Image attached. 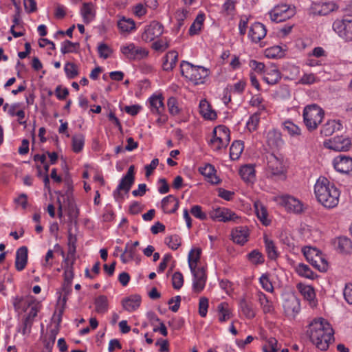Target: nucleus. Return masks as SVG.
<instances>
[{"instance_id":"1","label":"nucleus","mask_w":352,"mask_h":352,"mask_svg":"<svg viewBox=\"0 0 352 352\" xmlns=\"http://www.w3.org/2000/svg\"><path fill=\"white\" fill-rule=\"evenodd\" d=\"M307 333L311 342L321 351L327 350L329 343L334 339L333 329L324 318L315 319L309 324Z\"/></svg>"},{"instance_id":"2","label":"nucleus","mask_w":352,"mask_h":352,"mask_svg":"<svg viewBox=\"0 0 352 352\" xmlns=\"http://www.w3.org/2000/svg\"><path fill=\"white\" fill-rule=\"evenodd\" d=\"M314 192L318 201L325 208H332L338 204L340 191L325 177L317 180Z\"/></svg>"},{"instance_id":"3","label":"nucleus","mask_w":352,"mask_h":352,"mask_svg":"<svg viewBox=\"0 0 352 352\" xmlns=\"http://www.w3.org/2000/svg\"><path fill=\"white\" fill-rule=\"evenodd\" d=\"M180 69L182 75L195 85L203 84L210 74L209 70L204 67L194 65L185 60L181 62Z\"/></svg>"},{"instance_id":"4","label":"nucleus","mask_w":352,"mask_h":352,"mask_svg":"<svg viewBox=\"0 0 352 352\" xmlns=\"http://www.w3.org/2000/svg\"><path fill=\"white\" fill-rule=\"evenodd\" d=\"M324 112L316 104L307 105L303 110V120L305 126L310 131L317 129L322 122Z\"/></svg>"},{"instance_id":"5","label":"nucleus","mask_w":352,"mask_h":352,"mask_svg":"<svg viewBox=\"0 0 352 352\" xmlns=\"http://www.w3.org/2000/svg\"><path fill=\"white\" fill-rule=\"evenodd\" d=\"M212 138L210 140L212 148L218 151L226 148L230 141V130L225 126H219L213 130Z\"/></svg>"},{"instance_id":"6","label":"nucleus","mask_w":352,"mask_h":352,"mask_svg":"<svg viewBox=\"0 0 352 352\" xmlns=\"http://www.w3.org/2000/svg\"><path fill=\"white\" fill-rule=\"evenodd\" d=\"M302 252L307 261L316 269L320 272H326L327 270L328 263L318 249L305 247L302 249Z\"/></svg>"},{"instance_id":"7","label":"nucleus","mask_w":352,"mask_h":352,"mask_svg":"<svg viewBox=\"0 0 352 352\" xmlns=\"http://www.w3.org/2000/svg\"><path fill=\"white\" fill-rule=\"evenodd\" d=\"M296 14L295 7L290 5L281 3L274 7L269 12V15L272 21L280 23L291 19Z\"/></svg>"},{"instance_id":"8","label":"nucleus","mask_w":352,"mask_h":352,"mask_svg":"<svg viewBox=\"0 0 352 352\" xmlns=\"http://www.w3.org/2000/svg\"><path fill=\"white\" fill-rule=\"evenodd\" d=\"M134 166L131 165L126 175L122 177L121 179L120 184H118L117 188L113 191V197L117 199L118 197L123 198V196L121 193L122 191H124L125 193H128L131 190V186L134 184L135 182V173H134Z\"/></svg>"},{"instance_id":"9","label":"nucleus","mask_w":352,"mask_h":352,"mask_svg":"<svg viewBox=\"0 0 352 352\" xmlns=\"http://www.w3.org/2000/svg\"><path fill=\"white\" fill-rule=\"evenodd\" d=\"M333 30L346 41H352V20L338 19L332 25Z\"/></svg>"},{"instance_id":"10","label":"nucleus","mask_w":352,"mask_h":352,"mask_svg":"<svg viewBox=\"0 0 352 352\" xmlns=\"http://www.w3.org/2000/svg\"><path fill=\"white\" fill-rule=\"evenodd\" d=\"M190 271L193 276L192 290L195 293L199 294L204 289L207 280L206 269L204 267H199Z\"/></svg>"},{"instance_id":"11","label":"nucleus","mask_w":352,"mask_h":352,"mask_svg":"<svg viewBox=\"0 0 352 352\" xmlns=\"http://www.w3.org/2000/svg\"><path fill=\"white\" fill-rule=\"evenodd\" d=\"M351 142L349 138L343 136H337L324 142V146L336 151H346L349 150Z\"/></svg>"},{"instance_id":"12","label":"nucleus","mask_w":352,"mask_h":352,"mask_svg":"<svg viewBox=\"0 0 352 352\" xmlns=\"http://www.w3.org/2000/svg\"><path fill=\"white\" fill-rule=\"evenodd\" d=\"M121 52L129 59L140 60L148 55L144 48L137 47L134 43H129L120 47Z\"/></svg>"},{"instance_id":"13","label":"nucleus","mask_w":352,"mask_h":352,"mask_svg":"<svg viewBox=\"0 0 352 352\" xmlns=\"http://www.w3.org/2000/svg\"><path fill=\"white\" fill-rule=\"evenodd\" d=\"M164 32V26L162 23L153 21L147 25L142 34V38L146 42H151L155 38L160 36Z\"/></svg>"},{"instance_id":"14","label":"nucleus","mask_w":352,"mask_h":352,"mask_svg":"<svg viewBox=\"0 0 352 352\" xmlns=\"http://www.w3.org/2000/svg\"><path fill=\"white\" fill-rule=\"evenodd\" d=\"M210 217L215 221L227 222L230 221H235L238 216L226 208L217 207L213 208L209 212Z\"/></svg>"},{"instance_id":"15","label":"nucleus","mask_w":352,"mask_h":352,"mask_svg":"<svg viewBox=\"0 0 352 352\" xmlns=\"http://www.w3.org/2000/svg\"><path fill=\"white\" fill-rule=\"evenodd\" d=\"M279 203L289 212L300 213L302 212V204L297 199L290 195H283L279 197Z\"/></svg>"},{"instance_id":"16","label":"nucleus","mask_w":352,"mask_h":352,"mask_svg":"<svg viewBox=\"0 0 352 352\" xmlns=\"http://www.w3.org/2000/svg\"><path fill=\"white\" fill-rule=\"evenodd\" d=\"M335 169L342 173H352V157L340 155L333 160Z\"/></svg>"},{"instance_id":"17","label":"nucleus","mask_w":352,"mask_h":352,"mask_svg":"<svg viewBox=\"0 0 352 352\" xmlns=\"http://www.w3.org/2000/svg\"><path fill=\"white\" fill-rule=\"evenodd\" d=\"M267 170L272 175H280L284 173L283 160L274 154L267 157Z\"/></svg>"},{"instance_id":"18","label":"nucleus","mask_w":352,"mask_h":352,"mask_svg":"<svg viewBox=\"0 0 352 352\" xmlns=\"http://www.w3.org/2000/svg\"><path fill=\"white\" fill-rule=\"evenodd\" d=\"M61 198L63 199V202L67 203V212L70 222H74V224L76 225V219L78 216V210L72 195L67 192L65 195H61Z\"/></svg>"},{"instance_id":"19","label":"nucleus","mask_w":352,"mask_h":352,"mask_svg":"<svg viewBox=\"0 0 352 352\" xmlns=\"http://www.w3.org/2000/svg\"><path fill=\"white\" fill-rule=\"evenodd\" d=\"M267 30L265 25L261 23L256 22L250 27L248 36L252 42L257 43L265 36Z\"/></svg>"},{"instance_id":"20","label":"nucleus","mask_w":352,"mask_h":352,"mask_svg":"<svg viewBox=\"0 0 352 352\" xmlns=\"http://www.w3.org/2000/svg\"><path fill=\"white\" fill-rule=\"evenodd\" d=\"M72 283H65V282H64L63 284L62 290H63V292L64 293V294H63V296L62 297L61 294H60L59 299L58 301V304L60 305V307L58 311V324H59V323L61 321V317L64 312V309H65L66 302L67 300V296L69 295L72 291Z\"/></svg>"},{"instance_id":"21","label":"nucleus","mask_w":352,"mask_h":352,"mask_svg":"<svg viewBox=\"0 0 352 352\" xmlns=\"http://www.w3.org/2000/svg\"><path fill=\"white\" fill-rule=\"evenodd\" d=\"M263 80L269 85H275L281 78V74L276 66L270 65L265 69Z\"/></svg>"},{"instance_id":"22","label":"nucleus","mask_w":352,"mask_h":352,"mask_svg":"<svg viewBox=\"0 0 352 352\" xmlns=\"http://www.w3.org/2000/svg\"><path fill=\"white\" fill-rule=\"evenodd\" d=\"M28 250L26 246L19 248L16 252L15 267L18 271L25 269L28 263Z\"/></svg>"},{"instance_id":"23","label":"nucleus","mask_w":352,"mask_h":352,"mask_svg":"<svg viewBox=\"0 0 352 352\" xmlns=\"http://www.w3.org/2000/svg\"><path fill=\"white\" fill-rule=\"evenodd\" d=\"M178 207L179 201L172 195L166 196L162 200V208L166 213H174Z\"/></svg>"},{"instance_id":"24","label":"nucleus","mask_w":352,"mask_h":352,"mask_svg":"<svg viewBox=\"0 0 352 352\" xmlns=\"http://www.w3.org/2000/svg\"><path fill=\"white\" fill-rule=\"evenodd\" d=\"M342 128V124L340 120H328L322 125L320 129V133L324 136H330L334 132L341 130Z\"/></svg>"},{"instance_id":"25","label":"nucleus","mask_w":352,"mask_h":352,"mask_svg":"<svg viewBox=\"0 0 352 352\" xmlns=\"http://www.w3.org/2000/svg\"><path fill=\"white\" fill-rule=\"evenodd\" d=\"M267 142L270 146L275 148H280L284 144L280 132L276 129L268 131L267 134Z\"/></svg>"},{"instance_id":"26","label":"nucleus","mask_w":352,"mask_h":352,"mask_svg":"<svg viewBox=\"0 0 352 352\" xmlns=\"http://www.w3.org/2000/svg\"><path fill=\"white\" fill-rule=\"evenodd\" d=\"M199 170L202 175L208 178V181L212 184H218L221 182L220 179L216 176V170L212 164H206L204 167H200Z\"/></svg>"},{"instance_id":"27","label":"nucleus","mask_w":352,"mask_h":352,"mask_svg":"<svg viewBox=\"0 0 352 352\" xmlns=\"http://www.w3.org/2000/svg\"><path fill=\"white\" fill-rule=\"evenodd\" d=\"M163 100L164 98L162 95H153L149 98L151 111L153 113L161 114L164 113L165 107Z\"/></svg>"},{"instance_id":"28","label":"nucleus","mask_w":352,"mask_h":352,"mask_svg":"<svg viewBox=\"0 0 352 352\" xmlns=\"http://www.w3.org/2000/svg\"><path fill=\"white\" fill-rule=\"evenodd\" d=\"M248 237V230L246 227H237L232 231V238L234 243L243 245Z\"/></svg>"},{"instance_id":"29","label":"nucleus","mask_w":352,"mask_h":352,"mask_svg":"<svg viewBox=\"0 0 352 352\" xmlns=\"http://www.w3.org/2000/svg\"><path fill=\"white\" fill-rule=\"evenodd\" d=\"M141 297L139 295H132L122 300L124 309L128 311L136 310L140 305Z\"/></svg>"},{"instance_id":"30","label":"nucleus","mask_w":352,"mask_h":352,"mask_svg":"<svg viewBox=\"0 0 352 352\" xmlns=\"http://www.w3.org/2000/svg\"><path fill=\"white\" fill-rule=\"evenodd\" d=\"M199 112L207 120H213L217 118L216 112L206 100H201L199 103Z\"/></svg>"},{"instance_id":"31","label":"nucleus","mask_w":352,"mask_h":352,"mask_svg":"<svg viewBox=\"0 0 352 352\" xmlns=\"http://www.w3.org/2000/svg\"><path fill=\"white\" fill-rule=\"evenodd\" d=\"M178 54L175 51H170L163 58L162 67L165 71L172 70L176 65Z\"/></svg>"},{"instance_id":"32","label":"nucleus","mask_w":352,"mask_h":352,"mask_svg":"<svg viewBox=\"0 0 352 352\" xmlns=\"http://www.w3.org/2000/svg\"><path fill=\"white\" fill-rule=\"evenodd\" d=\"M283 307L285 311L289 314H297L300 310L299 300L296 297L292 296L285 301Z\"/></svg>"},{"instance_id":"33","label":"nucleus","mask_w":352,"mask_h":352,"mask_svg":"<svg viewBox=\"0 0 352 352\" xmlns=\"http://www.w3.org/2000/svg\"><path fill=\"white\" fill-rule=\"evenodd\" d=\"M258 301L264 314H272L274 311L272 302L268 300L266 295L261 292L257 293Z\"/></svg>"},{"instance_id":"34","label":"nucleus","mask_w":352,"mask_h":352,"mask_svg":"<svg viewBox=\"0 0 352 352\" xmlns=\"http://www.w3.org/2000/svg\"><path fill=\"white\" fill-rule=\"evenodd\" d=\"M38 309L36 307H32L28 314V316L25 318L23 325V330L22 333L23 335L26 334L27 333L30 332V329L32 327V325L33 324V321L35 318V317L37 316Z\"/></svg>"},{"instance_id":"35","label":"nucleus","mask_w":352,"mask_h":352,"mask_svg":"<svg viewBox=\"0 0 352 352\" xmlns=\"http://www.w3.org/2000/svg\"><path fill=\"white\" fill-rule=\"evenodd\" d=\"M239 306L242 313L245 316L246 318L252 319L255 317L256 312L252 302L248 301L245 298H243L240 300Z\"/></svg>"},{"instance_id":"36","label":"nucleus","mask_w":352,"mask_h":352,"mask_svg":"<svg viewBox=\"0 0 352 352\" xmlns=\"http://www.w3.org/2000/svg\"><path fill=\"white\" fill-rule=\"evenodd\" d=\"M239 174L245 182H251L255 177L254 166L252 164H246L241 167Z\"/></svg>"},{"instance_id":"37","label":"nucleus","mask_w":352,"mask_h":352,"mask_svg":"<svg viewBox=\"0 0 352 352\" xmlns=\"http://www.w3.org/2000/svg\"><path fill=\"white\" fill-rule=\"evenodd\" d=\"M244 148L243 142L235 140L232 142L230 148V157L232 160H236L239 158Z\"/></svg>"},{"instance_id":"38","label":"nucleus","mask_w":352,"mask_h":352,"mask_svg":"<svg viewBox=\"0 0 352 352\" xmlns=\"http://www.w3.org/2000/svg\"><path fill=\"white\" fill-rule=\"evenodd\" d=\"M95 310L98 314H104L108 310V299L106 296L100 295L95 299Z\"/></svg>"},{"instance_id":"39","label":"nucleus","mask_w":352,"mask_h":352,"mask_svg":"<svg viewBox=\"0 0 352 352\" xmlns=\"http://www.w3.org/2000/svg\"><path fill=\"white\" fill-rule=\"evenodd\" d=\"M217 310L219 314V320L220 322H225L230 318L232 313L227 302H221L218 305Z\"/></svg>"},{"instance_id":"40","label":"nucleus","mask_w":352,"mask_h":352,"mask_svg":"<svg viewBox=\"0 0 352 352\" xmlns=\"http://www.w3.org/2000/svg\"><path fill=\"white\" fill-rule=\"evenodd\" d=\"M118 27L122 32L129 33L135 28V24L133 19L123 17L118 21Z\"/></svg>"},{"instance_id":"41","label":"nucleus","mask_w":352,"mask_h":352,"mask_svg":"<svg viewBox=\"0 0 352 352\" xmlns=\"http://www.w3.org/2000/svg\"><path fill=\"white\" fill-rule=\"evenodd\" d=\"M81 14L83 17L84 22L89 23L95 17V13L93 10V6L91 3H83L81 9Z\"/></svg>"},{"instance_id":"42","label":"nucleus","mask_w":352,"mask_h":352,"mask_svg":"<svg viewBox=\"0 0 352 352\" xmlns=\"http://www.w3.org/2000/svg\"><path fill=\"white\" fill-rule=\"evenodd\" d=\"M337 248L341 252H349L352 248V242L346 236H340L336 239Z\"/></svg>"},{"instance_id":"43","label":"nucleus","mask_w":352,"mask_h":352,"mask_svg":"<svg viewBox=\"0 0 352 352\" xmlns=\"http://www.w3.org/2000/svg\"><path fill=\"white\" fill-rule=\"evenodd\" d=\"M256 214L260 221L263 225L267 226L270 224V221L267 219V212L266 208L261 204L256 202L254 204Z\"/></svg>"},{"instance_id":"44","label":"nucleus","mask_w":352,"mask_h":352,"mask_svg":"<svg viewBox=\"0 0 352 352\" xmlns=\"http://www.w3.org/2000/svg\"><path fill=\"white\" fill-rule=\"evenodd\" d=\"M264 241L268 257L272 260L276 259L278 254L274 241L268 239L267 236H264Z\"/></svg>"},{"instance_id":"45","label":"nucleus","mask_w":352,"mask_h":352,"mask_svg":"<svg viewBox=\"0 0 352 352\" xmlns=\"http://www.w3.org/2000/svg\"><path fill=\"white\" fill-rule=\"evenodd\" d=\"M201 250L199 248L195 250H191L188 254V265L190 270H193L197 266V263L200 259Z\"/></svg>"},{"instance_id":"46","label":"nucleus","mask_w":352,"mask_h":352,"mask_svg":"<svg viewBox=\"0 0 352 352\" xmlns=\"http://www.w3.org/2000/svg\"><path fill=\"white\" fill-rule=\"evenodd\" d=\"M298 287L300 290V292L305 298V299L309 300L310 302H311V301H314L316 296V294L312 287L299 284Z\"/></svg>"},{"instance_id":"47","label":"nucleus","mask_w":352,"mask_h":352,"mask_svg":"<svg viewBox=\"0 0 352 352\" xmlns=\"http://www.w3.org/2000/svg\"><path fill=\"white\" fill-rule=\"evenodd\" d=\"M85 137L82 134H76L72 137V150L75 153L80 152L84 146Z\"/></svg>"},{"instance_id":"48","label":"nucleus","mask_w":352,"mask_h":352,"mask_svg":"<svg viewBox=\"0 0 352 352\" xmlns=\"http://www.w3.org/2000/svg\"><path fill=\"white\" fill-rule=\"evenodd\" d=\"M296 271L300 276L309 279H314L315 277V274L309 266L302 263H300L296 266Z\"/></svg>"},{"instance_id":"49","label":"nucleus","mask_w":352,"mask_h":352,"mask_svg":"<svg viewBox=\"0 0 352 352\" xmlns=\"http://www.w3.org/2000/svg\"><path fill=\"white\" fill-rule=\"evenodd\" d=\"M76 242L77 237L75 234H73L71 232V228L68 230V255L74 256L76 251Z\"/></svg>"},{"instance_id":"50","label":"nucleus","mask_w":352,"mask_h":352,"mask_svg":"<svg viewBox=\"0 0 352 352\" xmlns=\"http://www.w3.org/2000/svg\"><path fill=\"white\" fill-rule=\"evenodd\" d=\"M61 45L60 51L62 54H65L76 52V48L79 47L80 44L79 43H73L69 40H65L62 43Z\"/></svg>"},{"instance_id":"51","label":"nucleus","mask_w":352,"mask_h":352,"mask_svg":"<svg viewBox=\"0 0 352 352\" xmlns=\"http://www.w3.org/2000/svg\"><path fill=\"white\" fill-rule=\"evenodd\" d=\"M283 128L291 136L300 135V129L289 120H287L283 122Z\"/></svg>"},{"instance_id":"52","label":"nucleus","mask_w":352,"mask_h":352,"mask_svg":"<svg viewBox=\"0 0 352 352\" xmlns=\"http://www.w3.org/2000/svg\"><path fill=\"white\" fill-rule=\"evenodd\" d=\"M66 76L69 79H73L78 74L76 65L73 63L67 62L64 67Z\"/></svg>"},{"instance_id":"53","label":"nucleus","mask_w":352,"mask_h":352,"mask_svg":"<svg viewBox=\"0 0 352 352\" xmlns=\"http://www.w3.org/2000/svg\"><path fill=\"white\" fill-rule=\"evenodd\" d=\"M181 238L178 235H171L165 239V243L172 250H177L181 245Z\"/></svg>"},{"instance_id":"54","label":"nucleus","mask_w":352,"mask_h":352,"mask_svg":"<svg viewBox=\"0 0 352 352\" xmlns=\"http://www.w3.org/2000/svg\"><path fill=\"white\" fill-rule=\"evenodd\" d=\"M167 105L168 108V111L171 115L175 116L180 112V109L178 107V102L176 98H169L167 101Z\"/></svg>"},{"instance_id":"55","label":"nucleus","mask_w":352,"mask_h":352,"mask_svg":"<svg viewBox=\"0 0 352 352\" xmlns=\"http://www.w3.org/2000/svg\"><path fill=\"white\" fill-rule=\"evenodd\" d=\"M260 120L259 113H255L251 116L247 122L246 126L250 131L257 129Z\"/></svg>"},{"instance_id":"56","label":"nucleus","mask_w":352,"mask_h":352,"mask_svg":"<svg viewBox=\"0 0 352 352\" xmlns=\"http://www.w3.org/2000/svg\"><path fill=\"white\" fill-rule=\"evenodd\" d=\"M249 260L254 264H261L264 262L262 254L257 250H254L248 255Z\"/></svg>"},{"instance_id":"57","label":"nucleus","mask_w":352,"mask_h":352,"mask_svg":"<svg viewBox=\"0 0 352 352\" xmlns=\"http://www.w3.org/2000/svg\"><path fill=\"white\" fill-rule=\"evenodd\" d=\"M172 284L175 289H179L184 284V277L181 272H176L172 277Z\"/></svg>"},{"instance_id":"58","label":"nucleus","mask_w":352,"mask_h":352,"mask_svg":"<svg viewBox=\"0 0 352 352\" xmlns=\"http://www.w3.org/2000/svg\"><path fill=\"white\" fill-rule=\"evenodd\" d=\"M262 287L267 292H272L274 290L273 285L270 280L269 275L266 274H262L259 278Z\"/></svg>"},{"instance_id":"59","label":"nucleus","mask_w":352,"mask_h":352,"mask_svg":"<svg viewBox=\"0 0 352 352\" xmlns=\"http://www.w3.org/2000/svg\"><path fill=\"white\" fill-rule=\"evenodd\" d=\"M209 302L206 297H201L199 302V314L204 318L207 315Z\"/></svg>"},{"instance_id":"60","label":"nucleus","mask_w":352,"mask_h":352,"mask_svg":"<svg viewBox=\"0 0 352 352\" xmlns=\"http://www.w3.org/2000/svg\"><path fill=\"white\" fill-rule=\"evenodd\" d=\"M336 9V5L332 3H322L320 9L317 11L320 15H327Z\"/></svg>"},{"instance_id":"61","label":"nucleus","mask_w":352,"mask_h":352,"mask_svg":"<svg viewBox=\"0 0 352 352\" xmlns=\"http://www.w3.org/2000/svg\"><path fill=\"white\" fill-rule=\"evenodd\" d=\"M190 213L196 218L201 220H205L207 218V215L205 212H202L201 207L199 205L193 206L191 208Z\"/></svg>"},{"instance_id":"62","label":"nucleus","mask_w":352,"mask_h":352,"mask_svg":"<svg viewBox=\"0 0 352 352\" xmlns=\"http://www.w3.org/2000/svg\"><path fill=\"white\" fill-rule=\"evenodd\" d=\"M99 56L104 59L107 58L112 52L110 47L105 43H100L98 47Z\"/></svg>"},{"instance_id":"63","label":"nucleus","mask_w":352,"mask_h":352,"mask_svg":"<svg viewBox=\"0 0 352 352\" xmlns=\"http://www.w3.org/2000/svg\"><path fill=\"white\" fill-rule=\"evenodd\" d=\"M25 10L28 13L34 12L37 10L36 2L35 0H23Z\"/></svg>"},{"instance_id":"64","label":"nucleus","mask_w":352,"mask_h":352,"mask_svg":"<svg viewBox=\"0 0 352 352\" xmlns=\"http://www.w3.org/2000/svg\"><path fill=\"white\" fill-rule=\"evenodd\" d=\"M344 296L346 301L349 304L352 305V284H346L345 288L344 289Z\"/></svg>"}]
</instances>
